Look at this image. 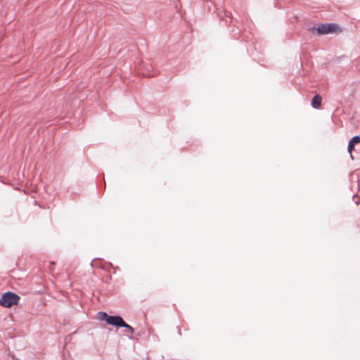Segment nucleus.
<instances>
[{"label":"nucleus","mask_w":360,"mask_h":360,"mask_svg":"<svg viewBox=\"0 0 360 360\" xmlns=\"http://www.w3.org/2000/svg\"><path fill=\"white\" fill-rule=\"evenodd\" d=\"M312 30H316L319 36L334 33L338 34L342 32V28L337 23L334 22L323 23L319 25L317 27L314 26Z\"/></svg>","instance_id":"1"},{"label":"nucleus","mask_w":360,"mask_h":360,"mask_svg":"<svg viewBox=\"0 0 360 360\" xmlns=\"http://www.w3.org/2000/svg\"><path fill=\"white\" fill-rule=\"evenodd\" d=\"M20 299V296L16 293L8 291L2 294L0 298V305L4 307L10 308L18 304Z\"/></svg>","instance_id":"2"},{"label":"nucleus","mask_w":360,"mask_h":360,"mask_svg":"<svg viewBox=\"0 0 360 360\" xmlns=\"http://www.w3.org/2000/svg\"><path fill=\"white\" fill-rule=\"evenodd\" d=\"M123 323L124 319L120 315H110L107 324L117 328H120L122 324H124Z\"/></svg>","instance_id":"3"},{"label":"nucleus","mask_w":360,"mask_h":360,"mask_svg":"<svg viewBox=\"0 0 360 360\" xmlns=\"http://www.w3.org/2000/svg\"><path fill=\"white\" fill-rule=\"evenodd\" d=\"M359 143H360V136L359 135H356V136H353L349 141L348 146H347V151L349 153L351 154L352 158H353V157L352 155V153L353 150H354L355 145Z\"/></svg>","instance_id":"4"},{"label":"nucleus","mask_w":360,"mask_h":360,"mask_svg":"<svg viewBox=\"0 0 360 360\" xmlns=\"http://www.w3.org/2000/svg\"><path fill=\"white\" fill-rule=\"evenodd\" d=\"M322 98L319 94H316L313 96L311 105L314 109H319L321 105Z\"/></svg>","instance_id":"5"},{"label":"nucleus","mask_w":360,"mask_h":360,"mask_svg":"<svg viewBox=\"0 0 360 360\" xmlns=\"http://www.w3.org/2000/svg\"><path fill=\"white\" fill-rule=\"evenodd\" d=\"M110 316V315H108L105 311H99L98 313V319L101 320V321H105L106 323H108Z\"/></svg>","instance_id":"6"},{"label":"nucleus","mask_w":360,"mask_h":360,"mask_svg":"<svg viewBox=\"0 0 360 360\" xmlns=\"http://www.w3.org/2000/svg\"><path fill=\"white\" fill-rule=\"evenodd\" d=\"M123 323L124 324H122L120 328H125V331H127L131 334H133L134 332V328L130 325L124 321Z\"/></svg>","instance_id":"7"},{"label":"nucleus","mask_w":360,"mask_h":360,"mask_svg":"<svg viewBox=\"0 0 360 360\" xmlns=\"http://www.w3.org/2000/svg\"><path fill=\"white\" fill-rule=\"evenodd\" d=\"M224 17L226 18L224 19L226 23L228 22V18L230 20V22H232V17H231V13H229V12H226L224 13Z\"/></svg>","instance_id":"8"},{"label":"nucleus","mask_w":360,"mask_h":360,"mask_svg":"<svg viewBox=\"0 0 360 360\" xmlns=\"http://www.w3.org/2000/svg\"><path fill=\"white\" fill-rule=\"evenodd\" d=\"M128 338H129V339H130V340H132V339H133V337H132L131 335L129 336Z\"/></svg>","instance_id":"9"},{"label":"nucleus","mask_w":360,"mask_h":360,"mask_svg":"<svg viewBox=\"0 0 360 360\" xmlns=\"http://www.w3.org/2000/svg\"><path fill=\"white\" fill-rule=\"evenodd\" d=\"M178 333H179V335H181V330H179Z\"/></svg>","instance_id":"10"}]
</instances>
